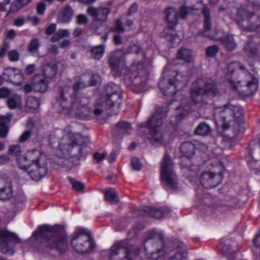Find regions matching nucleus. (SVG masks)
<instances>
[{"label": "nucleus", "instance_id": "obj_1", "mask_svg": "<svg viewBox=\"0 0 260 260\" xmlns=\"http://www.w3.org/2000/svg\"><path fill=\"white\" fill-rule=\"evenodd\" d=\"M87 75L82 76L80 81L73 85L74 92L71 94L70 91L72 89L70 86L65 85L59 89V95L56 99L57 103L64 110L84 112L86 109V105L88 103V100L86 98L79 99L77 98L75 92L79 89L83 88L88 86H94L96 84L100 77L96 74H93L90 77L89 81H86Z\"/></svg>", "mask_w": 260, "mask_h": 260}, {"label": "nucleus", "instance_id": "obj_2", "mask_svg": "<svg viewBox=\"0 0 260 260\" xmlns=\"http://www.w3.org/2000/svg\"><path fill=\"white\" fill-rule=\"evenodd\" d=\"M243 109L239 106L228 105L215 110V119L220 123L223 131H231L233 136L231 138H238L244 133Z\"/></svg>", "mask_w": 260, "mask_h": 260}, {"label": "nucleus", "instance_id": "obj_3", "mask_svg": "<svg viewBox=\"0 0 260 260\" xmlns=\"http://www.w3.org/2000/svg\"><path fill=\"white\" fill-rule=\"evenodd\" d=\"M226 78L233 88L239 92L251 94L257 90V79L239 62H233L228 65Z\"/></svg>", "mask_w": 260, "mask_h": 260}, {"label": "nucleus", "instance_id": "obj_4", "mask_svg": "<svg viewBox=\"0 0 260 260\" xmlns=\"http://www.w3.org/2000/svg\"><path fill=\"white\" fill-rule=\"evenodd\" d=\"M218 93V90L215 85L209 83L206 80L202 78H198L192 84L190 89V103L186 105V99L184 98L181 101V105L177 110L184 111L181 116H184L188 113L191 109H194L193 106H199L206 103V99L208 96H213Z\"/></svg>", "mask_w": 260, "mask_h": 260}, {"label": "nucleus", "instance_id": "obj_5", "mask_svg": "<svg viewBox=\"0 0 260 260\" xmlns=\"http://www.w3.org/2000/svg\"><path fill=\"white\" fill-rule=\"evenodd\" d=\"M20 169L26 170L32 180H39L47 173V161L45 155L38 149L27 151L17 159Z\"/></svg>", "mask_w": 260, "mask_h": 260}, {"label": "nucleus", "instance_id": "obj_6", "mask_svg": "<svg viewBox=\"0 0 260 260\" xmlns=\"http://www.w3.org/2000/svg\"><path fill=\"white\" fill-rule=\"evenodd\" d=\"M33 235L45 238L46 246L50 249L57 250L62 253L68 248V240L63 229L44 225L40 226L38 230L34 232Z\"/></svg>", "mask_w": 260, "mask_h": 260}, {"label": "nucleus", "instance_id": "obj_7", "mask_svg": "<svg viewBox=\"0 0 260 260\" xmlns=\"http://www.w3.org/2000/svg\"><path fill=\"white\" fill-rule=\"evenodd\" d=\"M188 12V8L184 6L180 7L179 14L177 10L173 7H169L165 11L167 27L164 29L162 35L171 47L177 46L181 42L180 38L174 29L178 23L179 18L185 19Z\"/></svg>", "mask_w": 260, "mask_h": 260}, {"label": "nucleus", "instance_id": "obj_8", "mask_svg": "<svg viewBox=\"0 0 260 260\" xmlns=\"http://www.w3.org/2000/svg\"><path fill=\"white\" fill-rule=\"evenodd\" d=\"M84 139L80 134L68 132L63 136L58 144L60 157H75L79 159L84 154Z\"/></svg>", "mask_w": 260, "mask_h": 260}, {"label": "nucleus", "instance_id": "obj_9", "mask_svg": "<svg viewBox=\"0 0 260 260\" xmlns=\"http://www.w3.org/2000/svg\"><path fill=\"white\" fill-rule=\"evenodd\" d=\"M166 115V111H164L161 107H158L156 108L155 113L147 121L140 125L141 127H147L149 129V139L153 145L161 144L163 142V137L159 131V127L162 124Z\"/></svg>", "mask_w": 260, "mask_h": 260}, {"label": "nucleus", "instance_id": "obj_10", "mask_svg": "<svg viewBox=\"0 0 260 260\" xmlns=\"http://www.w3.org/2000/svg\"><path fill=\"white\" fill-rule=\"evenodd\" d=\"M160 180L165 189H177L178 179L174 169L172 160L168 154H165L161 162Z\"/></svg>", "mask_w": 260, "mask_h": 260}, {"label": "nucleus", "instance_id": "obj_11", "mask_svg": "<svg viewBox=\"0 0 260 260\" xmlns=\"http://www.w3.org/2000/svg\"><path fill=\"white\" fill-rule=\"evenodd\" d=\"M163 244V235L154 230L147 233L144 246L148 258L156 260L161 252Z\"/></svg>", "mask_w": 260, "mask_h": 260}, {"label": "nucleus", "instance_id": "obj_12", "mask_svg": "<svg viewBox=\"0 0 260 260\" xmlns=\"http://www.w3.org/2000/svg\"><path fill=\"white\" fill-rule=\"evenodd\" d=\"M235 20L245 31H254L260 27V17L246 10H238Z\"/></svg>", "mask_w": 260, "mask_h": 260}, {"label": "nucleus", "instance_id": "obj_13", "mask_svg": "<svg viewBox=\"0 0 260 260\" xmlns=\"http://www.w3.org/2000/svg\"><path fill=\"white\" fill-rule=\"evenodd\" d=\"M71 243L75 250L80 253L88 252L95 247L93 241L90 239L86 230L83 228L76 230Z\"/></svg>", "mask_w": 260, "mask_h": 260}, {"label": "nucleus", "instance_id": "obj_14", "mask_svg": "<svg viewBox=\"0 0 260 260\" xmlns=\"http://www.w3.org/2000/svg\"><path fill=\"white\" fill-rule=\"evenodd\" d=\"M173 74L175 76L174 79H163L159 83L160 90L165 96H172L186 85L185 77L176 72Z\"/></svg>", "mask_w": 260, "mask_h": 260}, {"label": "nucleus", "instance_id": "obj_15", "mask_svg": "<svg viewBox=\"0 0 260 260\" xmlns=\"http://www.w3.org/2000/svg\"><path fill=\"white\" fill-rule=\"evenodd\" d=\"M106 103L111 115L117 114L120 108L122 95L119 86L114 83L107 85L105 88Z\"/></svg>", "mask_w": 260, "mask_h": 260}, {"label": "nucleus", "instance_id": "obj_16", "mask_svg": "<svg viewBox=\"0 0 260 260\" xmlns=\"http://www.w3.org/2000/svg\"><path fill=\"white\" fill-rule=\"evenodd\" d=\"M145 73L143 70V63L140 62L137 65L133 64L131 70L124 75V79L127 86H135L139 87L138 92L142 91L145 86L147 76H140Z\"/></svg>", "mask_w": 260, "mask_h": 260}, {"label": "nucleus", "instance_id": "obj_17", "mask_svg": "<svg viewBox=\"0 0 260 260\" xmlns=\"http://www.w3.org/2000/svg\"><path fill=\"white\" fill-rule=\"evenodd\" d=\"M20 240L15 233L8 230H0V252L9 255H13L15 250L13 244L20 243Z\"/></svg>", "mask_w": 260, "mask_h": 260}, {"label": "nucleus", "instance_id": "obj_18", "mask_svg": "<svg viewBox=\"0 0 260 260\" xmlns=\"http://www.w3.org/2000/svg\"><path fill=\"white\" fill-rule=\"evenodd\" d=\"M110 259L132 260L125 242L120 241L112 246L111 248Z\"/></svg>", "mask_w": 260, "mask_h": 260}, {"label": "nucleus", "instance_id": "obj_19", "mask_svg": "<svg viewBox=\"0 0 260 260\" xmlns=\"http://www.w3.org/2000/svg\"><path fill=\"white\" fill-rule=\"evenodd\" d=\"M200 179L204 188H213L217 186L221 182L222 174L219 173L216 174L212 172H205L202 174Z\"/></svg>", "mask_w": 260, "mask_h": 260}, {"label": "nucleus", "instance_id": "obj_20", "mask_svg": "<svg viewBox=\"0 0 260 260\" xmlns=\"http://www.w3.org/2000/svg\"><path fill=\"white\" fill-rule=\"evenodd\" d=\"M13 195V187L8 176L0 171V200L11 199Z\"/></svg>", "mask_w": 260, "mask_h": 260}, {"label": "nucleus", "instance_id": "obj_21", "mask_svg": "<svg viewBox=\"0 0 260 260\" xmlns=\"http://www.w3.org/2000/svg\"><path fill=\"white\" fill-rule=\"evenodd\" d=\"M87 12L89 15L92 17L95 20L103 22L106 21L110 12V9L108 8L102 7L98 8L89 7Z\"/></svg>", "mask_w": 260, "mask_h": 260}, {"label": "nucleus", "instance_id": "obj_22", "mask_svg": "<svg viewBox=\"0 0 260 260\" xmlns=\"http://www.w3.org/2000/svg\"><path fill=\"white\" fill-rule=\"evenodd\" d=\"M123 56V54L121 50L113 52L109 56V63L114 76H116L119 74V65Z\"/></svg>", "mask_w": 260, "mask_h": 260}, {"label": "nucleus", "instance_id": "obj_23", "mask_svg": "<svg viewBox=\"0 0 260 260\" xmlns=\"http://www.w3.org/2000/svg\"><path fill=\"white\" fill-rule=\"evenodd\" d=\"M260 38L255 37L249 41L244 46V51L253 57L258 56L259 53Z\"/></svg>", "mask_w": 260, "mask_h": 260}, {"label": "nucleus", "instance_id": "obj_24", "mask_svg": "<svg viewBox=\"0 0 260 260\" xmlns=\"http://www.w3.org/2000/svg\"><path fill=\"white\" fill-rule=\"evenodd\" d=\"M176 253L172 256L170 260H187V252L185 246L179 241H176L173 244Z\"/></svg>", "mask_w": 260, "mask_h": 260}, {"label": "nucleus", "instance_id": "obj_25", "mask_svg": "<svg viewBox=\"0 0 260 260\" xmlns=\"http://www.w3.org/2000/svg\"><path fill=\"white\" fill-rule=\"evenodd\" d=\"M212 40L220 41L221 44L226 48L228 51H232L236 49L237 44L234 37L232 35H226L222 37H211Z\"/></svg>", "mask_w": 260, "mask_h": 260}, {"label": "nucleus", "instance_id": "obj_26", "mask_svg": "<svg viewBox=\"0 0 260 260\" xmlns=\"http://www.w3.org/2000/svg\"><path fill=\"white\" fill-rule=\"evenodd\" d=\"M48 80L40 75H36L33 79L34 90L39 92H44L48 87Z\"/></svg>", "mask_w": 260, "mask_h": 260}, {"label": "nucleus", "instance_id": "obj_27", "mask_svg": "<svg viewBox=\"0 0 260 260\" xmlns=\"http://www.w3.org/2000/svg\"><path fill=\"white\" fill-rule=\"evenodd\" d=\"M132 131L131 124L124 121L118 122L116 127L113 129V135L117 136H121L129 134Z\"/></svg>", "mask_w": 260, "mask_h": 260}, {"label": "nucleus", "instance_id": "obj_28", "mask_svg": "<svg viewBox=\"0 0 260 260\" xmlns=\"http://www.w3.org/2000/svg\"><path fill=\"white\" fill-rule=\"evenodd\" d=\"M180 150L181 153L185 156V159L187 161H190V158L194 154L195 145L190 142H185L181 144Z\"/></svg>", "mask_w": 260, "mask_h": 260}, {"label": "nucleus", "instance_id": "obj_29", "mask_svg": "<svg viewBox=\"0 0 260 260\" xmlns=\"http://www.w3.org/2000/svg\"><path fill=\"white\" fill-rule=\"evenodd\" d=\"M57 65L55 63H48L42 67L43 75H41L43 78L48 80L53 78L56 73Z\"/></svg>", "mask_w": 260, "mask_h": 260}, {"label": "nucleus", "instance_id": "obj_30", "mask_svg": "<svg viewBox=\"0 0 260 260\" xmlns=\"http://www.w3.org/2000/svg\"><path fill=\"white\" fill-rule=\"evenodd\" d=\"M72 14V10L70 7H64L58 15V21L62 23L69 22L71 20Z\"/></svg>", "mask_w": 260, "mask_h": 260}, {"label": "nucleus", "instance_id": "obj_31", "mask_svg": "<svg viewBox=\"0 0 260 260\" xmlns=\"http://www.w3.org/2000/svg\"><path fill=\"white\" fill-rule=\"evenodd\" d=\"M21 105V98L17 94H14L10 96L7 100V105L10 109L19 108Z\"/></svg>", "mask_w": 260, "mask_h": 260}, {"label": "nucleus", "instance_id": "obj_32", "mask_svg": "<svg viewBox=\"0 0 260 260\" xmlns=\"http://www.w3.org/2000/svg\"><path fill=\"white\" fill-rule=\"evenodd\" d=\"M40 102L35 97H28L26 103V110L29 112H35L39 108Z\"/></svg>", "mask_w": 260, "mask_h": 260}, {"label": "nucleus", "instance_id": "obj_33", "mask_svg": "<svg viewBox=\"0 0 260 260\" xmlns=\"http://www.w3.org/2000/svg\"><path fill=\"white\" fill-rule=\"evenodd\" d=\"M105 201L110 204H114L119 201L116 191L113 188L107 189L105 193Z\"/></svg>", "mask_w": 260, "mask_h": 260}, {"label": "nucleus", "instance_id": "obj_34", "mask_svg": "<svg viewBox=\"0 0 260 260\" xmlns=\"http://www.w3.org/2000/svg\"><path fill=\"white\" fill-rule=\"evenodd\" d=\"M211 131V128L209 124L205 122L200 123L194 131L196 135L199 136H207Z\"/></svg>", "mask_w": 260, "mask_h": 260}, {"label": "nucleus", "instance_id": "obj_35", "mask_svg": "<svg viewBox=\"0 0 260 260\" xmlns=\"http://www.w3.org/2000/svg\"><path fill=\"white\" fill-rule=\"evenodd\" d=\"M143 211L146 214L156 219H160L164 216V213L160 209H154L148 206L144 207Z\"/></svg>", "mask_w": 260, "mask_h": 260}, {"label": "nucleus", "instance_id": "obj_36", "mask_svg": "<svg viewBox=\"0 0 260 260\" xmlns=\"http://www.w3.org/2000/svg\"><path fill=\"white\" fill-rule=\"evenodd\" d=\"M105 53V45H100L94 47L91 50V57L96 60L100 59Z\"/></svg>", "mask_w": 260, "mask_h": 260}, {"label": "nucleus", "instance_id": "obj_37", "mask_svg": "<svg viewBox=\"0 0 260 260\" xmlns=\"http://www.w3.org/2000/svg\"><path fill=\"white\" fill-rule=\"evenodd\" d=\"M39 42L37 39H32L28 45V51L34 56L39 55Z\"/></svg>", "mask_w": 260, "mask_h": 260}, {"label": "nucleus", "instance_id": "obj_38", "mask_svg": "<svg viewBox=\"0 0 260 260\" xmlns=\"http://www.w3.org/2000/svg\"><path fill=\"white\" fill-rule=\"evenodd\" d=\"M17 71V69L13 68L5 69L3 72V76L4 77L5 81L13 82L14 78L16 75V72Z\"/></svg>", "mask_w": 260, "mask_h": 260}, {"label": "nucleus", "instance_id": "obj_39", "mask_svg": "<svg viewBox=\"0 0 260 260\" xmlns=\"http://www.w3.org/2000/svg\"><path fill=\"white\" fill-rule=\"evenodd\" d=\"M177 58L178 59L184 60L186 62H188L191 59V52L188 49L182 48L179 50Z\"/></svg>", "mask_w": 260, "mask_h": 260}, {"label": "nucleus", "instance_id": "obj_40", "mask_svg": "<svg viewBox=\"0 0 260 260\" xmlns=\"http://www.w3.org/2000/svg\"><path fill=\"white\" fill-rule=\"evenodd\" d=\"M203 14L204 17V28L205 30H210L211 28V21L210 19L209 9L205 7L203 9Z\"/></svg>", "mask_w": 260, "mask_h": 260}, {"label": "nucleus", "instance_id": "obj_41", "mask_svg": "<svg viewBox=\"0 0 260 260\" xmlns=\"http://www.w3.org/2000/svg\"><path fill=\"white\" fill-rule=\"evenodd\" d=\"M69 34L70 32L67 29H59L53 34L51 40L53 42H57L63 37H68Z\"/></svg>", "mask_w": 260, "mask_h": 260}, {"label": "nucleus", "instance_id": "obj_42", "mask_svg": "<svg viewBox=\"0 0 260 260\" xmlns=\"http://www.w3.org/2000/svg\"><path fill=\"white\" fill-rule=\"evenodd\" d=\"M68 180L72 187L77 191H82L84 188V184L71 177H68Z\"/></svg>", "mask_w": 260, "mask_h": 260}, {"label": "nucleus", "instance_id": "obj_43", "mask_svg": "<svg viewBox=\"0 0 260 260\" xmlns=\"http://www.w3.org/2000/svg\"><path fill=\"white\" fill-rule=\"evenodd\" d=\"M10 154L14 156H19L21 152V147L19 145H13L9 147Z\"/></svg>", "mask_w": 260, "mask_h": 260}, {"label": "nucleus", "instance_id": "obj_44", "mask_svg": "<svg viewBox=\"0 0 260 260\" xmlns=\"http://www.w3.org/2000/svg\"><path fill=\"white\" fill-rule=\"evenodd\" d=\"M111 30L113 32H123L125 30L123 27L121 19H117L115 23L114 26L111 27Z\"/></svg>", "mask_w": 260, "mask_h": 260}, {"label": "nucleus", "instance_id": "obj_45", "mask_svg": "<svg viewBox=\"0 0 260 260\" xmlns=\"http://www.w3.org/2000/svg\"><path fill=\"white\" fill-rule=\"evenodd\" d=\"M219 50V48L216 45H213L208 47L206 49V55L208 57H213Z\"/></svg>", "mask_w": 260, "mask_h": 260}, {"label": "nucleus", "instance_id": "obj_46", "mask_svg": "<svg viewBox=\"0 0 260 260\" xmlns=\"http://www.w3.org/2000/svg\"><path fill=\"white\" fill-rule=\"evenodd\" d=\"M12 117L11 113H7L6 115H0V126L7 125Z\"/></svg>", "mask_w": 260, "mask_h": 260}, {"label": "nucleus", "instance_id": "obj_47", "mask_svg": "<svg viewBox=\"0 0 260 260\" xmlns=\"http://www.w3.org/2000/svg\"><path fill=\"white\" fill-rule=\"evenodd\" d=\"M8 58L11 61H16L19 59V53L16 50L10 51L8 54Z\"/></svg>", "mask_w": 260, "mask_h": 260}, {"label": "nucleus", "instance_id": "obj_48", "mask_svg": "<svg viewBox=\"0 0 260 260\" xmlns=\"http://www.w3.org/2000/svg\"><path fill=\"white\" fill-rule=\"evenodd\" d=\"M131 166L133 169L136 171H139L141 169L142 165L140 162L139 159L136 157H133L131 160Z\"/></svg>", "mask_w": 260, "mask_h": 260}, {"label": "nucleus", "instance_id": "obj_49", "mask_svg": "<svg viewBox=\"0 0 260 260\" xmlns=\"http://www.w3.org/2000/svg\"><path fill=\"white\" fill-rule=\"evenodd\" d=\"M141 52L142 50L138 46L133 45L127 49L126 53H135L136 54H138Z\"/></svg>", "mask_w": 260, "mask_h": 260}, {"label": "nucleus", "instance_id": "obj_50", "mask_svg": "<svg viewBox=\"0 0 260 260\" xmlns=\"http://www.w3.org/2000/svg\"><path fill=\"white\" fill-rule=\"evenodd\" d=\"M22 8V4H21L19 0H17L12 3L11 5V8L10 9V11L14 12L17 11Z\"/></svg>", "mask_w": 260, "mask_h": 260}, {"label": "nucleus", "instance_id": "obj_51", "mask_svg": "<svg viewBox=\"0 0 260 260\" xmlns=\"http://www.w3.org/2000/svg\"><path fill=\"white\" fill-rule=\"evenodd\" d=\"M106 155L107 153L105 152L101 153L96 152L93 154V158L97 162H100L105 159Z\"/></svg>", "mask_w": 260, "mask_h": 260}, {"label": "nucleus", "instance_id": "obj_52", "mask_svg": "<svg viewBox=\"0 0 260 260\" xmlns=\"http://www.w3.org/2000/svg\"><path fill=\"white\" fill-rule=\"evenodd\" d=\"M46 10V5L42 2H40L37 6V13L39 15H43Z\"/></svg>", "mask_w": 260, "mask_h": 260}, {"label": "nucleus", "instance_id": "obj_53", "mask_svg": "<svg viewBox=\"0 0 260 260\" xmlns=\"http://www.w3.org/2000/svg\"><path fill=\"white\" fill-rule=\"evenodd\" d=\"M77 20L79 24H86L88 22V18L86 15L80 14L77 16Z\"/></svg>", "mask_w": 260, "mask_h": 260}, {"label": "nucleus", "instance_id": "obj_54", "mask_svg": "<svg viewBox=\"0 0 260 260\" xmlns=\"http://www.w3.org/2000/svg\"><path fill=\"white\" fill-rule=\"evenodd\" d=\"M31 135V132L30 130L25 131L20 137L19 141L23 142L26 141Z\"/></svg>", "mask_w": 260, "mask_h": 260}, {"label": "nucleus", "instance_id": "obj_55", "mask_svg": "<svg viewBox=\"0 0 260 260\" xmlns=\"http://www.w3.org/2000/svg\"><path fill=\"white\" fill-rule=\"evenodd\" d=\"M9 132L8 125L0 126V138H4L7 137Z\"/></svg>", "mask_w": 260, "mask_h": 260}, {"label": "nucleus", "instance_id": "obj_56", "mask_svg": "<svg viewBox=\"0 0 260 260\" xmlns=\"http://www.w3.org/2000/svg\"><path fill=\"white\" fill-rule=\"evenodd\" d=\"M11 93V91L6 88H2L0 89V98H6L9 97Z\"/></svg>", "mask_w": 260, "mask_h": 260}, {"label": "nucleus", "instance_id": "obj_57", "mask_svg": "<svg viewBox=\"0 0 260 260\" xmlns=\"http://www.w3.org/2000/svg\"><path fill=\"white\" fill-rule=\"evenodd\" d=\"M253 243L255 246V250H258L260 252V232L253 240Z\"/></svg>", "mask_w": 260, "mask_h": 260}, {"label": "nucleus", "instance_id": "obj_58", "mask_svg": "<svg viewBox=\"0 0 260 260\" xmlns=\"http://www.w3.org/2000/svg\"><path fill=\"white\" fill-rule=\"evenodd\" d=\"M10 161V157L7 154H2L0 155V166L4 165Z\"/></svg>", "mask_w": 260, "mask_h": 260}, {"label": "nucleus", "instance_id": "obj_59", "mask_svg": "<svg viewBox=\"0 0 260 260\" xmlns=\"http://www.w3.org/2000/svg\"><path fill=\"white\" fill-rule=\"evenodd\" d=\"M56 29V26L55 23L51 24L46 29V34L48 35L53 34Z\"/></svg>", "mask_w": 260, "mask_h": 260}, {"label": "nucleus", "instance_id": "obj_60", "mask_svg": "<svg viewBox=\"0 0 260 260\" xmlns=\"http://www.w3.org/2000/svg\"><path fill=\"white\" fill-rule=\"evenodd\" d=\"M138 8V5L136 3L133 4L128 10L127 15H131L133 13H135L137 11Z\"/></svg>", "mask_w": 260, "mask_h": 260}, {"label": "nucleus", "instance_id": "obj_61", "mask_svg": "<svg viewBox=\"0 0 260 260\" xmlns=\"http://www.w3.org/2000/svg\"><path fill=\"white\" fill-rule=\"evenodd\" d=\"M10 46L9 44L8 43H5L1 49L0 51V58L3 57L5 54H6V52L9 49Z\"/></svg>", "mask_w": 260, "mask_h": 260}, {"label": "nucleus", "instance_id": "obj_62", "mask_svg": "<svg viewBox=\"0 0 260 260\" xmlns=\"http://www.w3.org/2000/svg\"><path fill=\"white\" fill-rule=\"evenodd\" d=\"M48 52L51 55H55L58 53V50L57 46L52 45L48 48Z\"/></svg>", "mask_w": 260, "mask_h": 260}, {"label": "nucleus", "instance_id": "obj_63", "mask_svg": "<svg viewBox=\"0 0 260 260\" xmlns=\"http://www.w3.org/2000/svg\"><path fill=\"white\" fill-rule=\"evenodd\" d=\"M36 67L35 64H31L28 65L25 68V72L26 74H32L35 70Z\"/></svg>", "mask_w": 260, "mask_h": 260}, {"label": "nucleus", "instance_id": "obj_64", "mask_svg": "<svg viewBox=\"0 0 260 260\" xmlns=\"http://www.w3.org/2000/svg\"><path fill=\"white\" fill-rule=\"evenodd\" d=\"M16 203H24L26 200V198L23 193H21L18 197H16Z\"/></svg>", "mask_w": 260, "mask_h": 260}]
</instances>
